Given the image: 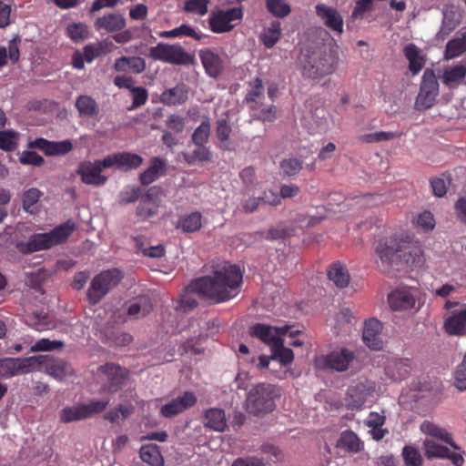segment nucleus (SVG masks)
<instances>
[{"instance_id": "09e8293b", "label": "nucleus", "mask_w": 466, "mask_h": 466, "mask_svg": "<svg viewBox=\"0 0 466 466\" xmlns=\"http://www.w3.org/2000/svg\"><path fill=\"white\" fill-rule=\"evenodd\" d=\"M268 11L276 17H286L289 15L291 9L285 0H266Z\"/></svg>"}, {"instance_id": "8fccbe9b", "label": "nucleus", "mask_w": 466, "mask_h": 466, "mask_svg": "<svg viewBox=\"0 0 466 466\" xmlns=\"http://www.w3.org/2000/svg\"><path fill=\"white\" fill-rule=\"evenodd\" d=\"M28 148H38L43 150L46 155L54 156L58 154V143L49 142L44 138H36L29 141L27 144Z\"/></svg>"}, {"instance_id": "4be33fe9", "label": "nucleus", "mask_w": 466, "mask_h": 466, "mask_svg": "<svg viewBox=\"0 0 466 466\" xmlns=\"http://www.w3.org/2000/svg\"><path fill=\"white\" fill-rule=\"evenodd\" d=\"M316 14L329 29L338 35L343 33V18L337 9L324 4H318Z\"/></svg>"}, {"instance_id": "603ef678", "label": "nucleus", "mask_w": 466, "mask_h": 466, "mask_svg": "<svg viewBox=\"0 0 466 466\" xmlns=\"http://www.w3.org/2000/svg\"><path fill=\"white\" fill-rule=\"evenodd\" d=\"M106 53V45L101 42L96 44L87 45L84 47V56L87 63L93 62L98 56Z\"/></svg>"}, {"instance_id": "1a4fd4ad", "label": "nucleus", "mask_w": 466, "mask_h": 466, "mask_svg": "<svg viewBox=\"0 0 466 466\" xmlns=\"http://www.w3.org/2000/svg\"><path fill=\"white\" fill-rule=\"evenodd\" d=\"M439 95V82L432 69L427 68L422 76L415 106L418 110L431 108Z\"/></svg>"}, {"instance_id": "2eb2a0df", "label": "nucleus", "mask_w": 466, "mask_h": 466, "mask_svg": "<svg viewBox=\"0 0 466 466\" xmlns=\"http://www.w3.org/2000/svg\"><path fill=\"white\" fill-rule=\"evenodd\" d=\"M401 242L402 238L397 236L387 237L377 242L375 251L382 264L390 266L399 262Z\"/></svg>"}, {"instance_id": "f03ea898", "label": "nucleus", "mask_w": 466, "mask_h": 466, "mask_svg": "<svg viewBox=\"0 0 466 466\" xmlns=\"http://www.w3.org/2000/svg\"><path fill=\"white\" fill-rule=\"evenodd\" d=\"M339 61L335 50L322 46L302 52L298 58V67L304 78L320 80L337 70Z\"/></svg>"}, {"instance_id": "b1692460", "label": "nucleus", "mask_w": 466, "mask_h": 466, "mask_svg": "<svg viewBox=\"0 0 466 466\" xmlns=\"http://www.w3.org/2000/svg\"><path fill=\"white\" fill-rule=\"evenodd\" d=\"M189 89L184 83L177 84L174 87L167 88L162 92L159 100L168 106H180L188 99Z\"/></svg>"}, {"instance_id": "ea45409f", "label": "nucleus", "mask_w": 466, "mask_h": 466, "mask_svg": "<svg viewBox=\"0 0 466 466\" xmlns=\"http://www.w3.org/2000/svg\"><path fill=\"white\" fill-rule=\"evenodd\" d=\"M273 360H279L281 365L288 366L294 360V353L289 348L284 347L283 340L280 339L271 348Z\"/></svg>"}, {"instance_id": "4468645a", "label": "nucleus", "mask_w": 466, "mask_h": 466, "mask_svg": "<svg viewBox=\"0 0 466 466\" xmlns=\"http://www.w3.org/2000/svg\"><path fill=\"white\" fill-rule=\"evenodd\" d=\"M96 329L102 342L112 347H124L131 343L132 336L119 330L112 322H96Z\"/></svg>"}, {"instance_id": "e433bc0d", "label": "nucleus", "mask_w": 466, "mask_h": 466, "mask_svg": "<svg viewBox=\"0 0 466 466\" xmlns=\"http://www.w3.org/2000/svg\"><path fill=\"white\" fill-rule=\"evenodd\" d=\"M466 52V31L461 36L450 40L445 48L444 58L451 60Z\"/></svg>"}, {"instance_id": "cd10ccee", "label": "nucleus", "mask_w": 466, "mask_h": 466, "mask_svg": "<svg viewBox=\"0 0 466 466\" xmlns=\"http://www.w3.org/2000/svg\"><path fill=\"white\" fill-rule=\"evenodd\" d=\"M167 170L166 161L158 157L150 159L149 167L139 175V181L143 186H148L165 175Z\"/></svg>"}, {"instance_id": "052dcab7", "label": "nucleus", "mask_w": 466, "mask_h": 466, "mask_svg": "<svg viewBox=\"0 0 466 466\" xmlns=\"http://www.w3.org/2000/svg\"><path fill=\"white\" fill-rule=\"evenodd\" d=\"M133 95V101L130 109H134L145 105L148 98L147 90L142 86L132 87L130 91Z\"/></svg>"}, {"instance_id": "e2e57ef3", "label": "nucleus", "mask_w": 466, "mask_h": 466, "mask_svg": "<svg viewBox=\"0 0 466 466\" xmlns=\"http://www.w3.org/2000/svg\"><path fill=\"white\" fill-rule=\"evenodd\" d=\"M175 37L189 36L195 40H201L205 35L198 33L192 26L187 24H182L178 27L173 29Z\"/></svg>"}, {"instance_id": "39448f33", "label": "nucleus", "mask_w": 466, "mask_h": 466, "mask_svg": "<svg viewBox=\"0 0 466 466\" xmlns=\"http://www.w3.org/2000/svg\"><path fill=\"white\" fill-rule=\"evenodd\" d=\"M251 89L245 96V101L251 112V116L263 122H271L276 118L275 106L264 105V86L258 77L249 82Z\"/></svg>"}, {"instance_id": "bb28decb", "label": "nucleus", "mask_w": 466, "mask_h": 466, "mask_svg": "<svg viewBox=\"0 0 466 466\" xmlns=\"http://www.w3.org/2000/svg\"><path fill=\"white\" fill-rule=\"evenodd\" d=\"M153 306L147 297H139L123 304L121 310L130 318H145L152 310Z\"/></svg>"}, {"instance_id": "864d4df0", "label": "nucleus", "mask_w": 466, "mask_h": 466, "mask_svg": "<svg viewBox=\"0 0 466 466\" xmlns=\"http://www.w3.org/2000/svg\"><path fill=\"white\" fill-rule=\"evenodd\" d=\"M141 197V189L135 186H127L119 194V203L127 205L136 202Z\"/></svg>"}, {"instance_id": "5701e85b", "label": "nucleus", "mask_w": 466, "mask_h": 466, "mask_svg": "<svg viewBox=\"0 0 466 466\" xmlns=\"http://www.w3.org/2000/svg\"><path fill=\"white\" fill-rule=\"evenodd\" d=\"M399 262L409 267H417L423 262L420 247L408 238H402L401 248L399 249Z\"/></svg>"}, {"instance_id": "9b49d317", "label": "nucleus", "mask_w": 466, "mask_h": 466, "mask_svg": "<svg viewBox=\"0 0 466 466\" xmlns=\"http://www.w3.org/2000/svg\"><path fill=\"white\" fill-rule=\"evenodd\" d=\"M242 17L243 11L240 7L212 12L208 18L209 28L216 34L229 32L234 28V25L231 23L236 20H241Z\"/></svg>"}, {"instance_id": "393cba45", "label": "nucleus", "mask_w": 466, "mask_h": 466, "mask_svg": "<svg viewBox=\"0 0 466 466\" xmlns=\"http://www.w3.org/2000/svg\"><path fill=\"white\" fill-rule=\"evenodd\" d=\"M381 330L382 322H364L362 339L368 348L372 350H382Z\"/></svg>"}, {"instance_id": "6e6552de", "label": "nucleus", "mask_w": 466, "mask_h": 466, "mask_svg": "<svg viewBox=\"0 0 466 466\" xmlns=\"http://www.w3.org/2000/svg\"><path fill=\"white\" fill-rule=\"evenodd\" d=\"M150 56L158 61L172 65H188L192 62V56L179 45H168L158 43L149 50Z\"/></svg>"}, {"instance_id": "20e7f679", "label": "nucleus", "mask_w": 466, "mask_h": 466, "mask_svg": "<svg viewBox=\"0 0 466 466\" xmlns=\"http://www.w3.org/2000/svg\"><path fill=\"white\" fill-rule=\"evenodd\" d=\"M279 396V390L271 384L259 383L253 387L247 396V408L249 413L259 415L272 411L275 398Z\"/></svg>"}, {"instance_id": "c756f323", "label": "nucleus", "mask_w": 466, "mask_h": 466, "mask_svg": "<svg viewBox=\"0 0 466 466\" xmlns=\"http://www.w3.org/2000/svg\"><path fill=\"white\" fill-rule=\"evenodd\" d=\"M327 275L329 279L338 288L344 289L349 286L350 275L347 267L339 261L329 265Z\"/></svg>"}, {"instance_id": "c03bdc74", "label": "nucleus", "mask_w": 466, "mask_h": 466, "mask_svg": "<svg viewBox=\"0 0 466 466\" xmlns=\"http://www.w3.org/2000/svg\"><path fill=\"white\" fill-rule=\"evenodd\" d=\"M405 466H423V458L419 450L412 445H405L401 451Z\"/></svg>"}, {"instance_id": "680f3d73", "label": "nucleus", "mask_w": 466, "mask_h": 466, "mask_svg": "<svg viewBox=\"0 0 466 466\" xmlns=\"http://www.w3.org/2000/svg\"><path fill=\"white\" fill-rule=\"evenodd\" d=\"M67 35L75 42L82 41L87 35V30L83 24H72L67 26Z\"/></svg>"}, {"instance_id": "2f4dec72", "label": "nucleus", "mask_w": 466, "mask_h": 466, "mask_svg": "<svg viewBox=\"0 0 466 466\" xmlns=\"http://www.w3.org/2000/svg\"><path fill=\"white\" fill-rule=\"evenodd\" d=\"M403 54L409 61V69L412 75H417L425 66V57L420 49L410 43L405 46Z\"/></svg>"}, {"instance_id": "7c9ffc66", "label": "nucleus", "mask_w": 466, "mask_h": 466, "mask_svg": "<svg viewBox=\"0 0 466 466\" xmlns=\"http://www.w3.org/2000/svg\"><path fill=\"white\" fill-rule=\"evenodd\" d=\"M126 19L117 14H108L98 17L95 22L97 30H105L109 33L122 30L126 26Z\"/></svg>"}, {"instance_id": "79ce46f5", "label": "nucleus", "mask_w": 466, "mask_h": 466, "mask_svg": "<svg viewBox=\"0 0 466 466\" xmlns=\"http://www.w3.org/2000/svg\"><path fill=\"white\" fill-rule=\"evenodd\" d=\"M211 125L208 117L201 122V124L194 130L191 140L195 146H204L208 142L210 137Z\"/></svg>"}, {"instance_id": "c9c22d12", "label": "nucleus", "mask_w": 466, "mask_h": 466, "mask_svg": "<svg viewBox=\"0 0 466 466\" xmlns=\"http://www.w3.org/2000/svg\"><path fill=\"white\" fill-rule=\"evenodd\" d=\"M205 425L214 431H223L227 427L225 412L221 409L212 408L205 412Z\"/></svg>"}, {"instance_id": "49530a36", "label": "nucleus", "mask_w": 466, "mask_h": 466, "mask_svg": "<svg viewBox=\"0 0 466 466\" xmlns=\"http://www.w3.org/2000/svg\"><path fill=\"white\" fill-rule=\"evenodd\" d=\"M466 76V63H460L451 68H448L444 71L442 76V82L446 86L462 80Z\"/></svg>"}, {"instance_id": "3c124183", "label": "nucleus", "mask_w": 466, "mask_h": 466, "mask_svg": "<svg viewBox=\"0 0 466 466\" xmlns=\"http://www.w3.org/2000/svg\"><path fill=\"white\" fill-rule=\"evenodd\" d=\"M279 167L285 176L293 177L302 169L303 162L298 158L290 157L283 159Z\"/></svg>"}, {"instance_id": "aec40b11", "label": "nucleus", "mask_w": 466, "mask_h": 466, "mask_svg": "<svg viewBox=\"0 0 466 466\" xmlns=\"http://www.w3.org/2000/svg\"><path fill=\"white\" fill-rule=\"evenodd\" d=\"M142 163L143 158L139 155L130 152H122L107 156L104 158L102 164L106 167H116L124 171H128L139 167Z\"/></svg>"}, {"instance_id": "6e6d98bb", "label": "nucleus", "mask_w": 466, "mask_h": 466, "mask_svg": "<svg viewBox=\"0 0 466 466\" xmlns=\"http://www.w3.org/2000/svg\"><path fill=\"white\" fill-rule=\"evenodd\" d=\"M18 133L13 130H5L0 132V148L10 151L13 150L17 144Z\"/></svg>"}, {"instance_id": "473e14b6", "label": "nucleus", "mask_w": 466, "mask_h": 466, "mask_svg": "<svg viewBox=\"0 0 466 466\" xmlns=\"http://www.w3.org/2000/svg\"><path fill=\"white\" fill-rule=\"evenodd\" d=\"M251 335L258 338L261 341L272 348L275 342L278 343L281 339L279 336L278 329L270 326L258 323L251 328Z\"/></svg>"}, {"instance_id": "9d476101", "label": "nucleus", "mask_w": 466, "mask_h": 466, "mask_svg": "<svg viewBox=\"0 0 466 466\" xmlns=\"http://www.w3.org/2000/svg\"><path fill=\"white\" fill-rule=\"evenodd\" d=\"M98 371L106 378L101 387L103 392L113 394L121 390L129 376V370L117 364L107 362L98 368Z\"/></svg>"}, {"instance_id": "a211bd4d", "label": "nucleus", "mask_w": 466, "mask_h": 466, "mask_svg": "<svg viewBox=\"0 0 466 466\" xmlns=\"http://www.w3.org/2000/svg\"><path fill=\"white\" fill-rule=\"evenodd\" d=\"M102 160H96L95 162L84 161L80 163L78 166L77 173L81 176V180L83 183L86 185L93 186H103L107 177L101 174L104 168H108L109 167L104 166Z\"/></svg>"}, {"instance_id": "f3484780", "label": "nucleus", "mask_w": 466, "mask_h": 466, "mask_svg": "<svg viewBox=\"0 0 466 466\" xmlns=\"http://www.w3.org/2000/svg\"><path fill=\"white\" fill-rule=\"evenodd\" d=\"M424 454L428 460L448 459L454 466H463L464 458L461 453L451 451L448 447L426 439L423 441Z\"/></svg>"}, {"instance_id": "6ab92c4d", "label": "nucleus", "mask_w": 466, "mask_h": 466, "mask_svg": "<svg viewBox=\"0 0 466 466\" xmlns=\"http://www.w3.org/2000/svg\"><path fill=\"white\" fill-rule=\"evenodd\" d=\"M197 397L192 391H185L161 407L160 414L165 418H172L193 407Z\"/></svg>"}, {"instance_id": "c85d7f7f", "label": "nucleus", "mask_w": 466, "mask_h": 466, "mask_svg": "<svg viewBox=\"0 0 466 466\" xmlns=\"http://www.w3.org/2000/svg\"><path fill=\"white\" fill-rule=\"evenodd\" d=\"M420 431L426 435L431 436L447 443L454 450L461 451V447L454 442L451 434L444 428H441L431 421L425 420L420 425Z\"/></svg>"}, {"instance_id": "13d9d810", "label": "nucleus", "mask_w": 466, "mask_h": 466, "mask_svg": "<svg viewBox=\"0 0 466 466\" xmlns=\"http://www.w3.org/2000/svg\"><path fill=\"white\" fill-rule=\"evenodd\" d=\"M373 9V0H356L355 6L351 13L354 20L362 19L365 13Z\"/></svg>"}, {"instance_id": "4c0bfd02", "label": "nucleus", "mask_w": 466, "mask_h": 466, "mask_svg": "<svg viewBox=\"0 0 466 466\" xmlns=\"http://www.w3.org/2000/svg\"><path fill=\"white\" fill-rule=\"evenodd\" d=\"M281 36V26L279 21H273L268 27L264 28L260 35V40L265 47L272 48Z\"/></svg>"}, {"instance_id": "72a5a7b5", "label": "nucleus", "mask_w": 466, "mask_h": 466, "mask_svg": "<svg viewBox=\"0 0 466 466\" xmlns=\"http://www.w3.org/2000/svg\"><path fill=\"white\" fill-rule=\"evenodd\" d=\"M139 455L141 460L150 466H164V458L157 444L142 445Z\"/></svg>"}, {"instance_id": "a19ab883", "label": "nucleus", "mask_w": 466, "mask_h": 466, "mask_svg": "<svg viewBox=\"0 0 466 466\" xmlns=\"http://www.w3.org/2000/svg\"><path fill=\"white\" fill-rule=\"evenodd\" d=\"M42 195V192L35 187L25 190L22 198L24 210L27 213L34 214L36 211V205Z\"/></svg>"}, {"instance_id": "f257e3e1", "label": "nucleus", "mask_w": 466, "mask_h": 466, "mask_svg": "<svg viewBox=\"0 0 466 466\" xmlns=\"http://www.w3.org/2000/svg\"><path fill=\"white\" fill-rule=\"evenodd\" d=\"M242 281L240 268L225 261L214 269L213 275L193 280L181 294L175 309L183 313L191 311L198 305L197 295L216 303L228 301L240 292Z\"/></svg>"}, {"instance_id": "0e129e2a", "label": "nucleus", "mask_w": 466, "mask_h": 466, "mask_svg": "<svg viewBox=\"0 0 466 466\" xmlns=\"http://www.w3.org/2000/svg\"><path fill=\"white\" fill-rule=\"evenodd\" d=\"M454 385L461 391L466 390V353L455 372Z\"/></svg>"}, {"instance_id": "5fc2aeb1", "label": "nucleus", "mask_w": 466, "mask_h": 466, "mask_svg": "<svg viewBox=\"0 0 466 466\" xmlns=\"http://www.w3.org/2000/svg\"><path fill=\"white\" fill-rule=\"evenodd\" d=\"M208 0H187L184 5V11L202 16L208 13Z\"/></svg>"}, {"instance_id": "37998d69", "label": "nucleus", "mask_w": 466, "mask_h": 466, "mask_svg": "<svg viewBox=\"0 0 466 466\" xmlns=\"http://www.w3.org/2000/svg\"><path fill=\"white\" fill-rule=\"evenodd\" d=\"M76 106L80 115L93 116L97 114L98 106L95 99L89 96H80L76 101Z\"/></svg>"}, {"instance_id": "de8ad7c7", "label": "nucleus", "mask_w": 466, "mask_h": 466, "mask_svg": "<svg viewBox=\"0 0 466 466\" xmlns=\"http://www.w3.org/2000/svg\"><path fill=\"white\" fill-rule=\"evenodd\" d=\"M196 147H197L191 153H185L183 155L185 161L189 165H192L197 161H209L211 158V152L209 151V149L205 145Z\"/></svg>"}, {"instance_id": "338daca9", "label": "nucleus", "mask_w": 466, "mask_h": 466, "mask_svg": "<svg viewBox=\"0 0 466 466\" xmlns=\"http://www.w3.org/2000/svg\"><path fill=\"white\" fill-rule=\"evenodd\" d=\"M443 329L451 336H463L466 334V322H444Z\"/></svg>"}, {"instance_id": "bf43d9fd", "label": "nucleus", "mask_w": 466, "mask_h": 466, "mask_svg": "<svg viewBox=\"0 0 466 466\" xmlns=\"http://www.w3.org/2000/svg\"><path fill=\"white\" fill-rule=\"evenodd\" d=\"M18 160L23 165L39 167L43 164V157L37 153L30 150H24L19 153Z\"/></svg>"}, {"instance_id": "a18cd8bd", "label": "nucleus", "mask_w": 466, "mask_h": 466, "mask_svg": "<svg viewBox=\"0 0 466 466\" xmlns=\"http://www.w3.org/2000/svg\"><path fill=\"white\" fill-rule=\"evenodd\" d=\"M232 132V128L228 124V121L225 118L218 119L216 122V137L220 143V147L222 149L228 150L229 147H228V142Z\"/></svg>"}, {"instance_id": "7ed1b4c3", "label": "nucleus", "mask_w": 466, "mask_h": 466, "mask_svg": "<svg viewBox=\"0 0 466 466\" xmlns=\"http://www.w3.org/2000/svg\"><path fill=\"white\" fill-rule=\"evenodd\" d=\"M35 370H43L55 378L58 376L56 360L51 355L0 360V379H8Z\"/></svg>"}, {"instance_id": "f8f14e48", "label": "nucleus", "mask_w": 466, "mask_h": 466, "mask_svg": "<svg viewBox=\"0 0 466 466\" xmlns=\"http://www.w3.org/2000/svg\"><path fill=\"white\" fill-rule=\"evenodd\" d=\"M355 354L347 348L332 350L326 356L317 359L316 364L322 369H330L336 371H345L354 360Z\"/></svg>"}, {"instance_id": "0eeeda50", "label": "nucleus", "mask_w": 466, "mask_h": 466, "mask_svg": "<svg viewBox=\"0 0 466 466\" xmlns=\"http://www.w3.org/2000/svg\"><path fill=\"white\" fill-rule=\"evenodd\" d=\"M109 402V399H92L86 404L65 408L62 411V420L70 422L86 420L105 411Z\"/></svg>"}, {"instance_id": "4d7b16f0", "label": "nucleus", "mask_w": 466, "mask_h": 466, "mask_svg": "<svg viewBox=\"0 0 466 466\" xmlns=\"http://www.w3.org/2000/svg\"><path fill=\"white\" fill-rule=\"evenodd\" d=\"M158 210L157 203H150L140 200L139 205L137 208L136 214L142 219L149 218L155 216Z\"/></svg>"}, {"instance_id": "f704fd0d", "label": "nucleus", "mask_w": 466, "mask_h": 466, "mask_svg": "<svg viewBox=\"0 0 466 466\" xmlns=\"http://www.w3.org/2000/svg\"><path fill=\"white\" fill-rule=\"evenodd\" d=\"M201 227L202 215L198 211L180 217L176 226L177 228L181 229L185 233H193L198 231Z\"/></svg>"}, {"instance_id": "69168bd1", "label": "nucleus", "mask_w": 466, "mask_h": 466, "mask_svg": "<svg viewBox=\"0 0 466 466\" xmlns=\"http://www.w3.org/2000/svg\"><path fill=\"white\" fill-rule=\"evenodd\" d=\"M185 125L186 123L184 117L177 114L168 116L166 120L167 127L175 131L176 133L183 132Z\"/></svg>"}, {"instance_id": "774afa93", "label": "nucleus", "mask_w": 466, "mask_h": 466, "mask_svg": "<svg viewBox=\"0 0 466 466\" xmlns=\"http://www.w3.org/2000/svg\"><path fill=\"white\" fill-rule=\"evenodd\" d=\"M288 234V230L282 225L272 227L268 230H265V239L268 241H274L283 239Z\"/></svg>"}, {"instance_id": "58836bf2", "label": "nucleus", "mask_w": 466, "mask_h": 466, "mask_svg": "<svg viewBox=\"0 0 466 466\" xmlns=\"http://www.w3.org/2000/svg\"><path fill=\"white\" fill-rule=\"evenodd\" d=\"M337 447L343 448L350 452H358L362 448V443L357 434L352 431H344L337 442Z\"/></svg>"}, {"instance_id": "ddd939ff", "label": "nucleus", "mask_w": 466, "mask_h": 466, "mask_svg": "<svg viewBox=\"0 0 466 466\" xmlns=\"http://www.w3.org/2000/svg\"><path fill=\"white\" fill-rule=\"evenodd\" d=\"M388 302L394 311L416 312L420 308L413 290L409 289H396L388 296Z\"/></svg>"}, {"instance_id": "412c9836", "label": "nucleus", "mask_w": 466, "mask_h": 466, "mask_svg": "<svg viewBox=\"0 0 466 466\" xmlns=\"http://www.w3.org/2000/svg\"><path fill=\"white\" fill-rule=\"evenodd\" d=\"M199 58L208 76L218 78L223 72L224 61L215 49H201L199 51Z\"/></svg>"}, {"instance_id": "423d86ee", "label": "nucleus", "mask_w": 466, "mask_h": 466, "mask_svg": "<svg viewBox=\"0 0 466 466\" xmlns=\"http://www.w3.org/2000/svg\"><path fill=\"white\" fill-rule=\"evenodd\" d=\"M123 279L122 272L117 268L103 270L94 277L87 289L89 303H99Z\"/></svg>"}, {"instance_id": "dca6fc26", "label": "nucleus", "mask_w": 466, "mask_h": 466, "mask_svg": "<svg viewBox=\"0 0 466 466\" xmlns=\"http://www.w3.org/2000/svg\"><path fill=\"white\" fill-rule=\"evenodd\" d=\"M58 241V228H55L50 233L35 234L26 241L17 244V248L23 253H32L49 248Z\"/></svg>"}, {"instance_id": "a878e982", "label": "nucleus", "mask_w": 466, "mask_h": 466, "mask_svg": "<svg viewBox=\"0 0 466 466\" xmlns=\"http://www.w3.org/2000/svg\"><path fill=\"white\" fill-rule=\"evenodd\" d=\"M113 68L119 73L139 75L147 68L146 60L140 56H120L115 60Z\"/></svg>"}]
</instances>
